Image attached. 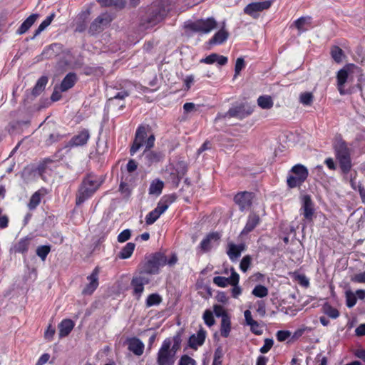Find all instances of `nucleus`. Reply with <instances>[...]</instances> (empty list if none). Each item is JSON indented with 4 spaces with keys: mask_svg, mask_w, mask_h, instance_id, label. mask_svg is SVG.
<instances>
[{
    "mask_svg": "<svg viewBox=\"0 0 365 365\" xmlns=\"http://www.w3.org/2000/svg\"><path fill=\"white\" fill-rule=\"evenodd\" d=\"M223 356L222 349L218 347L215 349L214 354V359L212 365H221L222 361L220 360Z\"/></svg>",
    "mask_w": 365,
    "mask_h": 365,
    "instance_id": "052dcab7",
    "label": "nucleus"
},
{
    "mask_svg": "<svg viewBox=\"0 0 365 365\" xmlns=\"http://www.w3.org/2000/svg\"><path fill=\"white\" fill-rule=\"evenodd\" d=\"M43 195V193H41V190H39L36 192H35L31 197L29 202L28 203V207L30 210H35L37 206L41 202V196Z\"/></svg>",
    "mask_w": 365,
    "mask_h": 365,
    "instance_id": "c9c22d12",
    "label": "nucleus"
},
{
    "mask_svg": "<svg viewBox=\"0 0 365 365\" xmlns=\"http://www.w3.org/2000/svg\"><path fill=\"white\" fill-rule=\"evenodd\" d=\"M333 148L342 173L347 174L351 170L352 166L351 152L347 143L340 135L336 136Z\"/></svg>",
    "mask_w": 365,
    "mask_h": 365,
    "instance_id": "7ed1b4c3",
    "label": "nucleus"
},
{
    "mask_svg": "<svg viewBox=\"0 0 365 365\" xmlns=\"http://www.w3.org/2000/svg\"><path fill=\"white\" fill-rule=\"evenodd\" d=\"M220 234L217 232L209 233L200 242V248L204 252H208L212 247V242H218Z\"/></svg>",
    "mask_w": 365,
    "mask_h": 365,
    "instance_id": "412c9836",
    "label": "nucleus"
},
{
    "mask_svg": "<svg viewBox=\"0 0 365 365\" xmlns=\"http://www.w3.org/2000/svg\"><path fill=\"white\" fill-rule=\"evenodd\" d=\"M77 81V76L73 72L68 73L62 80L61 83L60 85V91L61 92H65L68 89L73 87L76 82Z\"/></svg>",
    "mask_w": 365,
    "mask_h": 365,
    "instance_id": "b1692460",
    "label": "nucleus"
},
{
    "mask_svg": "<svg viewBox=\"0 0 365 365\" xmlns=\"http://www.w3.org/2000/svg\"><path fill=\"white\" fill-rule=\"evenodd\" d=\"M172 341L166 338L157 353L156 363L158 365H174L175 354L170 351Z\"/></svg>",
    "mask_w": 365,
    "mask_h": 365,
    "instance_id": "39448f33",
    "label": "nucleus"
},
{
    "mask_svg": "<svg viewBox=\"0 0 365 365\" xmlns=\"http://www.w3.org/2000/svg\"><path fill=\"white\" fill-rule=\"evenodd\" d=\"M51 251L50 245H41L36 249V255L44 261Z\"/></svg>",
    "mask_w": 365,
    "mask_h": 365,
    "instance_id": "de8ad7c7",
    "label": "nucleus"
},
{
    "mask_svg": "<svg viewBox=\"0 0 365 365\" xmlns=\"http://www.w3.org/2000/svg\"><path fill=\"white\" fill-rule=\"evenodd\" d=\"M54 17H55L54 13H52L51 15L47 16L46 19L41 23V24L38 26V29L35 31L34 36L31 37V39L35 38L43 30H45L51 24V23L52 22Z\"/></svg>",
    "mask_w": 365,
    "mask_h": 365,
    "instance_id": "f704fd0d",
    "label": "nucleus"
},
{
    "mask_svg": "<svg viewBox=\"0 0 365 365\" xmlns=\"http://www.w3.org/2000/svg\"><path fill=\"white\" fill-rule=\"evenodd\" d=\"M48 81V78L45 76L38 78L31 91V93L34 97L39 96L44 91Z\"/></svg>",
    "mask_w": 365,
    "mask_h": 365,
    "instance_id": "c756f323",
    "label": "nucleus"
},
{
    "mask_svg": "<svg viewBox=\"0 0 365 365\" xmlns=\"http://www.w3.org/2000/svg\"><path fill=\"white\" fill-rule=\"evenodd\" d=\"M356 68V66L354 64L350 63L346 65L344 68L338 71L336 75L337 88L341 95H344L346 93L344 89V84L347 81L349 73L352 72L353 69Z\"/></svg>",
    "mask_w": 365,
    "mask_h": 365,
    "instance_id": "f8f14e48",
    "label": "nucleus"
},
{
    "mask_svg": "<svg viewBox=\"0 0 365 365\" xmlns=\"http://www.w3.org/2000/svg\"><path fill=\"white\" fill-rule=\"evenodd\" d=\"M227 57L213 53L207 57L202 58L200 62L207 64H212L217 62L220 66H224L227 63Z\"/></svg>",
    "mask_w": 365,
    "mask_h": 365,
    "instance_id": "a878e982",
    "label": "nucleus"
},
{
    "mask_svg": "<svg viewBox=\"0 0 365 365\" xmlns=\"http://www.w3.org/2000/svg\"><path fill=\"white\" fill-rule=\"evenodd\" d=\"M252 264V257L249 255H245L242 259L240 264V268L243 272H246L248 269L250 268V265Z\"/></svg>",
    "mask_w": 365,
    "mask_h": 365,
    "instance_id": "3c124183",
    "label": "nucleus"
},
{
    "mask_svg": "<svg viewBox=\"0 0 365 365\" xmlns=\"http://www.w3.org/2000/svg\"><path fill=\"white\" fill-rule=\"evenodd\" d=\"M215 314L217 317H221L222 319H224L225 317H230L227 312L225 310L223 307L221 305H215L213 307Z\"/></svg>",
    "mask_w": 365,
    "mask_h": 365,
    "instance_id": "5fc2aeb1",
    "label": "nucleus"
},
{
    "mask_svg": "<svg viewBox=\"0 0 365 365\" xmlns=\"http://www.w3.org/2000/svg\"><path fill=\"white\" fill-rule=\"evenodd\" d=\"M270 6V1L252 2L245 7L244 12L249 16L257 18L259 16V12L268 9Z\"/></svg>",
    "mask_w": 365,
    "mask_h": 365,
    "instance_id": "4468645a",
    "label": "nucleus"
},
{
    "mask_svg": "<svg viewBox=\"0 0 365 365\" xmlns=\"http://www.w3.org/2000/svg\"><path fill=\"white\" fill-rule=\"evenodd\" d=\"M301 214L308 222L313 220L315 212L314 204L309 195H304L301 197Z\"/></svg>",
    "mask_w": 365,
    "mask_h": 365,
    "instance_id": "9d476101",
    "label": "nucleus"
},
{
    "mask_svg": "<svg viewBox=\"0 0 365 365\" xmlns=\"http://www.w3.org/2000/svg\"><path fill=\"white\" fill-rule=\"evenodd\" d=\"M330 54L334 61L338 63L342 61L344 56L343 50L338 46H331Z\"/></svg>",
    "mask_w": 365,
    "mask_h": 365,
    "instance_id": "a19ab883",
    "label": "nucleus"
},
{
    "mask_svg": "<svg viewBox=\"0 0 365 365\" xmlns=\"http://www.w3.org/2000/svg\"><path fill=\"white\" fill-rule=\"evenodd\" d=\"M150 279L140 271L139 274L133 277L131 286L133 288V295L139 299L144 290V286L149 284Z\"/></svg>",
    "mask_w": 365,
    "mask_h": 365,
    "instance_id": "9b49d317",
    "label": "nucleus"
},
{
    "mask_svg": "<svg viewBox=\"0 0 365 365\" xmlns=\"http://www.w3.org/2000/svg\"><path fill=\"white\" fill-rule=\"evenodd\" d=\"M356 303V297L351 291L346 292V304L349 308L353 307Z\"/></svg>",
    "mask_w": 365,
    "mask_h": 365,
    "instance_id": "603ef678",
    "label": "nucleus"
},
{
    "mask_svg": "<svg viewBox=\"0 0 365 365\" xmlns=\"http://www.w3.org/2000/svg\"><path fill=\"white\" fill-rule=\"evenodd\" d=\"M131 237V231L129 229L124 230L118 236L119 242H124L128 240Z\"/></svg>",
    "mask_w": 365,
    "mask_h": 365,
    "instance_id": "0e129e2a",
    "label": "nucleus"
},
{
    "mask_svg": "<svg viewBox=\"0 0 365 365\" xmlns=\"http://www.w3.org/2000/svg\"><path fill=\"white\" fill-rule=\"evenodd\" d=\"M162 302V297L157 293L150 294L146 299V307H150L158 305Z\"/></svg>",
    "mask_w": 365,
    "mask_h": 365,
    "instance_id": "37998d69",
    "label": "nucleus"
},
{
    "mask_svg": "<svg viewBox=\"0 0 365 365\" xmlns=\"http://www.w3.org/2000/svg\"><path fill=\"white\" fill-rule=\"evenodd\" d=\"M128 349L136 356H141L144 351V344L138 338L128 339Z\"/></svg>",
    "mask_w": 365,
    "mask_h": 365,
    "instance_id": "4be33fe9",
    "label": "nucleus"
},
{
    "mask_svg": "<svg viewBox=\"0 0 365 365\" xmlns=\"http://www.w3.org/2000/svg\"><path fill=\"white\" fill-rule=\"evenodd\" d=\"M90 138V133L88 129H83L78 134L73 135L68 141L66 147H78L85 145Z\"/></svg>",
    "mask_w": 365,
    "mask_h": 365,
    "instance_id": "a211bd4d",
    "label": "nucleus"
},
{
    "mask_svg": "<svg viewBox=\"0 0 365 365\" xmlns=\"http://www.w3.org/2000/svg\"><path fill=\"white\" fill-rule=\"evenodd\" d=\"M227 279L231 285H237L239 284L240 276L234 268H231V276L227 277Z\"/></svg>",
    "mask_w": 365,
    "mask_h": 365,
    "instance_id": "338daca9",
    "label": "nucleus"
},
{
    "mask_svg": "<svg viewBox=\"0 0 365 365\" xmlns=\"http://www.w3.org/2000/svg\"><path fill=\"white\" fill-rule=\"evenodd\" d=\"M252 294L256 297L263 298L268 295V289L262 284H257L252 289Z\"/></svg>",
    "mask_w": 365,
    "mask_h": 365,
    "instance_id": "79ce46f5",
    "label": "nucleus"
},
{
    "mask_svg": "<svg viewBox=\"0 0 365 365\" xmlns=\"http://www.w3.org/2000/svg\"><path fill=\"white\" fill-rule=\"evenodd\" d=\"M167 15L166 9L160 6H153L149 9L148 16L145 20V29L153 27L162 21Z\"/></svg>",
    "mask_w": 365,
    "mask_h": 365,
    "instance_id": "6e6552de",
    "label": "nucleus"
},
{
    "mask_svg": "<svg viewBox=\"0 0 365 365\" xmlns=\"http://www.w3.org/2000/svg\"><path fill=\"white\" fill-rule=\"evenodd\" d=\"M229 33L222 27L209 41L210 44H222L228 38Z\"/></svg>",
    "mask_w": 365,
    "mask_h": 365,
    "instance_id": "bb28decb",
    "label": "nucleus"
},
{
    "mask_svg": "<svg viewBox=\"0 0 365 365\" xmlns=\"http://www.w3.org/2000/svg\"><path fill=\"white\" fill-rule=\"evenodd\" d=\"M246 250V245L244 243L235 245L234 243L228 244L227 255L232 262L236 261L241 255V253Z\"/></svg>",
    "mask_w": 365,
    "mask_h": 365,
    "instance_id": "aec40b11",
    "label": "nucleus"
},
{
    "mask_svg": "<svg viewBox=\"0 0 365 365\" xmlns=\"http://www.w3.org/2000/svg\"><path fill=\"white\" fill-rule=\"evenodd\" d=\"M231 331L230 317H225L221 319L220 334L224 338H227Z\"/></svg>",
    "mask_w": 365,
    "mask_h": 365,
    "instance_id": "72a5a7b5",
    "label": "nucleus"
},
{
    "mask_svg": "<svg viewBox=\"0 0 365 365\" xmlns=\"http://www.w3.org/2000/svg\"><path fill=\"white\" fill-rule=\"evenodd\" d=\"M323 312L331 319H336L339 316V312L330 304L326 302L322 306Z\"/></svg>",
    "mask_w": 365,
    "mask_h": 365,
    "instance_id": "4c0bfd02",
    "label": "nucleus"
},
{
    "mask_svg": "<svg viewBox=\"0 0 365 365\" xmlns=\"http://www.w3.org/2000/svg\"><path fill=\"white\" fill-rule=\"evenodd\" d=\"M252 112L253 109L251 107L241 103L230 108L227 112V115L231 118H237L242 120L250 115Z\"/></svg>",
    "mask_w": 365,
    "mask_h": 365,
    "instance_id": "dca6fc26",
    "label": "nucleus"
},
{
    "mask_svg": "<svg viewBox=\"0 0 365 365\" xmlns=\"http://www.w3.org/2000/svg\"><path fill=\"white\" fill-rule=\"evenodd\" d=\"M172 343L173 344L170 346V351H172L173 353L176 354L178 349L180 348V344L182 342L181 339V333L178 332L173 337V339H171Z\"/></svg>",
    "mask_w": 365,
    "mask_h": 365,
    "instance_id": "a18cd8bd",
    "label": "nucleus"
},
{
    "mask_svg": "<svg viewBox=\"0 0 365 365\" xmlns=\"http://www.w3.org/2000/svg\"><path fill=\"white\" fill-rule=\"evenodd\" d=\"M98 274L99 268L96 267L92 272V273L87 277V280L89 282L88 284L82 290L83 295H91L98 287Z\"/></svg>",
    "mask_w": 365,
    "mask_h": 365,
    "instance_id": "f3484780",
    "label": "nucleus"
},
{
    "mask_svg": "<svg viewBox=\"0 0 365 365\" xmlns=\"http://www.w3.org/2000/svg\"><path fill=\"white\" fill-rule=\"evenodd\" d=\"M311 19V17H300L294 22V26L298 29L299 33L304 32L306 31V29H303V26L304 24L309 23V21Z\"/></svg>",
    "mask_w": 365,
    "mask_h": 365,
    "instance_id": "09e8293b",
    "label": "nucleus"
},
{
    "mask_svg": "<svg viewBox=\"0 0 365 365\" xmlns=\"http://www.w3.org/2000/svg\"><path fill=\"white\" fill-rule=\"evenodd\" d=\"M291 335V332L287 330H279L276 334L277 339L282 342L287 340Z\"/></svg>",
    "mask_w": 365,
    "mask_h": 365,
    "instance_id": "69168bd1",
    "label": "nucleus"
},
{
    "mask_svg": "<svg viewBox=\"0 0 365 365\" xmlns=\"http://www.w3.org/2000/svg\"><path fill=\"white\" fill-rule=\"evenodd\" d=\"M103 182V180L101 178L92 173L84 177L76 193V205L79 206L93 196Z\"/></svg>",
    "mask_w": 365,
    "mask_h": 365,
    "instance_id": "f03ea898",
    "label": "nucleus"
},
{
    "mask_svg": "<svg viewBox=\"0 0 365 365\" xmlns=\"http://www.w3.org/2000/svg\"><path fill=\"white\" fill-rule=\"evenodd\" d=\"M148 128L140 125L135 132V138L130 149V153L133 155L144 145L145 139L148 136Z\"/></svg>",
    "mask_w": 365,
    "mask_h": 365,
    "instance_id": "ddd939ff",
    "label": "nucleus"
},
{
    "mask_svg": "<svg viewBox=\"0 0 365 365\" xmlns=\"http://www.w3.org/2000/svg\"><path fill=\"white\" fill-rule=\"evenodd\" d=\"M187 171V167L185 163L180 162L178 163L176 168L177 175L182 178L183 176L186 174Z\"/></svg>",
    "mask_w": 365,
    "mask_h": 365,
    "instance_id": "e2e57ef3",
    "label": "nucleus"
},
{
    "mask_svg": "<svg viewBox=\"0 0 365 365\" xmlns=\"http://www.w3.org/2000/svg\"><path fill=\"white\" fill-rule=\"evenodd\" d=\"M260 219L256 213H250L248 216L247 223L241 232L242 235H247L252 232L259 223Z\"/></svg>",
    "mask_w": 365,
    "mask_h": 365,
    "instance_id": "5701e85b",
    "label": "nucleus"
},
{
    "mask_svg": "<svg viewBox=\"0 0 365 365\" xmlns=\"http://www.w3.org/2000/svg\"><path fill=\"white\" fill-rule=\"evenodd\" d=\"M112 21L110 14L105 13L98 16L90 25L88 33L91 35H95L101 32Z\"/></svg>",
    "mask_w": 365,
    "mask_h": 365,
    "instance_id": "1a4fd4ad",
    "label": "nucleus"
},
{
    "mask_svg": "<svg viewBox=\"0 0 365 365\" xmlns=\"http://www.w3.org/2000/svg\"><path fill=\"white\" fill-rule=\"evenodd\" d=\"M30 245V239L28 237H25L21 239L17 243H16L14 246V252L18 253H26L28 251L29 247Z\"/></svg>",
    "mask_w": 365,
    "mask_h": 365,
    "instance_id": "473e14b6",
    "label": "nucleus"
},
{
    "mask_svg": "<svg viewBox=\"0 0 365 365\" xmlns=\"http://www.w3.org/2000/svg\"><path fill=\"white\" fill-rule=\"evenodd\" d=\"M38 17L37 14H33L30 15L19 26L17 30L18 34H25L35 23L36 19Z\"/></svg>",
    "mask_w": 365,
    "mask_h": 365,
    "instance_id": "cd10ccee",
    "label": "nucleus"
},
{
    "mask_svg": "<svg viewBox=\"0 0 365 365\" xmlns=\"http://www.w3.org/2000/svg\"><path fill=\"white\" fill-rule=\"evenodd\" d=\"M130 91L128 88L123 89L120 91L117 92L113 97H111L108 99L110 102L113 101L114 100H123L125 98L128 97L130 95Z\"/></svg>",
    "mask_w": 365,
    "mask_h": 365,
    "instance_id": "864d4df0",
    "label": "nucleus"
},
{
    "mask_svg": "<svg viewBox=\"0 0 365 365\" xmlns=\"http://www.w3.org/2000/svg\"><path fill=\"white\" fill-rule=\"evenodd\" d=\"M207 332L203 328H200L196 334H192L188 339V346L194 350H197L201 346L205 341Z\"/></svg>",
    "mask_w": 365,
    "mask_h": 365,
    "instance_id": "6ab92c4d",
    "label": "nucleus"
},
{
    "mask_svg": "<svg viewBox=\"0 0 365 365\" xmlns=\"http://www.w3.org/2000/svg\"><path fill=\"white\" fill-rule=\"evenodd\" d=\"M178 365H197V364L195 359L185 354L180 357Z\"/></svg>",
    "mask_w": 365,
    "mask_h": 365,
    "instance_id": "13d9d810",
    "label": "nucleus"
},
{
    "mask_svg": "<svg viewBox=\"0 0 365 365\" xmlns=\"http://www.w3.org/2000/svg\"><path fill=\"white\" fill-rule=\"evenodd\" d=\"M135 247V245L133 242H128L125 245V246L121 250L120 253L118 254V257L120 259H128L129 258Z\"/></svg>",
    "mask_w": 365,
    "mask_h": 365,
    "instance_id": "e433bc0d",
    "label": "nucleus"
},
{
    "mask_svg": "<svg viewBox=\"0 0 365 365\" xmlns=\"http://www.w3.org/2000/svg\"><path fill=\"white\" fill-rule=\"evenodd\" d=\"M293 175H289L287 178V185L289 188L299 187L307 180L309 171L307 167L302 164L294 165L290 170Z\"/></svg>",
    "mask_w": 365,
    "mask_h": 365,
    "instance_id": "20e7f679",
    "label": "nucleus"
},
{
    "mask_svg": "<svg viewBox=\"0 0 365 365\" xmlns=\"http://www.w3.org/2000/svg\"><path fill=\"white\" fill-rule=\"evenodd\" d=\"M178 262V256L173 253L170 259L161 252H156L146 257L145 262L141 264L140 271L143 274H158L160 267L168 264L170 267L175 265Z\"/></svg>",
    "mask_w": 365,
    "mask_h": 365,
    "instance_id": "f257e3e1",
    "label": "nucleus"
},
{
    "mask_svg": "<svg viewBox=\"0 0 365 365\" xmlns=\"http://www.w3.org/2000/svg\"><path fill=\"white\" fill-rule=\"evenodd\" d=\"M314 96L310 92L302 93L299 96V101L304 106H311L313 103Z\"/></svg>",
    "mask_w": 365,
    "mask_h": 365,
    "instance_id": "49530a36",
    "label": "nucleus"
},
{
    "mask_svg": "<svg viewBox=\"0 0 365 365\" xmlns=\"http://www.w3.org/2000/svg\"><path fill=\"white\" fill-rule=\"evenodd\" d=\"M245 66V61L243 58L240 57L237 58L235 66V77H237L240 71L244 68Z\"/></svg>",
    "mask_w": 365,
    "mask_h": 365,
    "instance_id": "680f3d73",
    "label": "nucleus"
},
{
    "mask_svg": "<svg viewBox=\"0 0 365 365\" xmlns=\"http://www.w3.org/2000/svg\"><path fill=\"white\" fill-rule=\"evenodd\" d=\"M246 324L250 327H259V324L257 321L254 320L252 317L251 312L246 310L244 313Z\"/></svg>",
    "mask_w": 365,
    "mask_h": 365,
    "instance_id": "bf43d9fd",
    "label": "nucleus"
},
{
    "mask_svg": "<svg viewBox=\"0 0 365 365\" xmlns=\"http://www.w3.org/2000/svg\"><path fill=\"white\" fill-rule=\"evenodd\" d=\"M257 312L261 316L264 317L266 314V305L264 301H257Z\"/></svg>",
    "mask_w": 365,
    "mask_h": 365,
    "instance_id": "774afa93",
    "label": "nucleus"
},
{
    "mask_svg": "<svg viewBox=\"0 0 365 365\" xmlns=\"http://www.w3.org/2000/svg\"><path fill=\"white\" fill-rule=\"evenodd\" d=\"M128 176H127L125 179L123 177L122 178V180H121V182H120V186H119V191L121 193L125 194L127 196H129L131 193V185H129L128 183Z\"/></svg>",
    "mask_w": 365,
    "mask_h": 365,
    "instance_id": "c03bdc74",
    "label": "nucleus"
},
{
    "mask_svg": "<svg viewBox=\"0 0 365 365\" xmlns=\"http://www.w3.org/2000/svg\"><path fill=\"white\" fill-rule=\"evenodd\" d=\"M74 323L71 319H66L58 324V334L60 338L67 336L72 331Z\"/></svg>",
    "mask_w": 365,
    "mask_h": 365,
    "instance_id": "393cba45",
    "label": "nucleus"
},
{
    "mask_svg": "<svg viewBox=\"0 0 365 365\" xmlns=\"http://www.w3.org/2000/svg\"><path fill=\"white\" fill-rule=\"evenodd\" d=\"M97 1L103 7L113 6L115 9H123L126 4L125 0H97Z\"/></svg>",
    "mask_w": 365,
    "mask_h": 365,
    "instance_id": "2f4dec72",
    "label": "nucleus"
},
{
    "mask_svg": "<svg viewBox=\"0 0 365 365\" xmlns=\"http://www.w3.org/2000/svg\"><path fill=\"white\" fill-rule=\"evenodd\" d=\"M258 106L262 109H270L273 106V101L269 96H261L257 99Z\"/></svg>",
    "mask_w": 365,
    "mask_h": 365,
    "instance_id": "58836bf2",
    "label": "nucleus"
},
{
    "mask_svg": "<svg viewBox=\"0 0 365 365\" xmlns=\"http://www.w3.org/2000/svg\"><path fill=\"white\" fill-rule=\"evenodd\" d=\"M89 15V11L87 13H83L78 16V21L76 22V31L83 32L86 29V19Z\"/></svg>",
    "mask_w": 365,
    "mask_h": 365,
    "instance_id": "ea45409f",
    "label": "nucleus"
},
{
    "mask_svg": "<svg viewBox=\"0 0 365 365\" xmlns=\"http://www.w3.org/2000/svg\"><path fill=\"white\" fill-rule=\"evenodd\" d=\"M217 25V23L215 19L212 17H210L207 19H198L194 22H192L187 26V28L194 32L208 34L212 30L215 29Z\"/></svg>",
    "mask_w": 365,
    "mask_h": 365,
    "instance_id": "0eeeda50",
    "label": "nucleus"
},
{
    "mask_svg": "<svg viewBox=\"0 0 365 365\" xmlns=\"http://www.w3.org/2000/svg\"><path fill=\"white\" fill-rule=\"evenodd\" d=\"M175 200L173 196H164L158 203L157 207L150 212L145 217V222L150 225L153 224L160 216L164 213L169 205Z\"/></svg>",
    "mask_w": 365,
    "mask_h": 365,
    "instance_id": "423d86ee",
    "label": "nucleus"
},
{
    "mask_svg": "<svg viewBox=\"0 0 365 365\" xmlns=\"http://www.w3.org/2000/svg\"><path fill=\"white\" fill-rule=\"evenodd\" d=\"M253 193L247 191L238 192L234 197L235 202L241 211L249 209L252 203Z\"/></svg>",
    "mask_w": 365,
    "mask_h": 365,
    "instance_id": "2eb2a0df",
    "label": "nucleus"
},
{
    "mask_svg": "<svg viewBox=\"0 0 365 365\" xmlns=\"http://www.w3.org/2000/svg\"><path fill=\"white\" fill-rule=\"evenodd\" d=\"M213 282L220 287H225L230 284L227 277L217 276L213 278Z\"/></svg>",
    "mask_w": 365,
    "mask_h": 365,
    "instance_id": "4d7b16f0",
    "label": "nucleus"
},
{
    "mask_svg": "<svg viewBox=\"0 0 365 365\" xmlns=\"http://www.w3.org/2000/svg\"><path fill=\"white\" fill-rule=\"evenodd\" d=\"M164 183L159 179L153 180L149 187V194L159 196L162 193Z\"/></svg>",
    "mask_w": 365,
    "mask_h": 365,
    "instance_id": "7c9ffc66",
    "label": "nucleus"
},
{
    "mask_svg": "<svg viewBox=\"0 0 365 365\" xmlns=\"http://www.w3.org/2000/svg\"><path fill=\"white\" fill-rule=\"evenodd\" d=\"M274 340L272 338H266L264 345L260 348L259 351L262 354L267 353L273 346Z\"/></svg>",
    "mask_w": 365,
    "mask_h": 365,
    "instance_id": "6e6d98bb",
    "label": "nucleus"
},
{
    "mask_svg": "<svg viewBox=\"0 0 365 365\" xmlns=\"http://www.w3.org/2000/svg\"><path fill=\"white\" fill-rule=\"evenodd\" d=\"M203 320L208 327H212L215 324V320L212 312L210 309H206L203 314Z\"/></svg>",
    "mask_w": 365,
    "mask_h": 365,
    "instance_id": "8fccbe9b",
    "label": "nucleus"
},
{
    "mask_svg": "<svg viewBox=\"0 0 365 365\" xmlns=\"http://www.w3.org/2000/svg\"><path fill=\"white\" fill-rule=\"evenodd\" d=\"M143 155L145 156L149 165L154 163H158L163 158V154L160 152H154L150 150L145 149Z\"/></svg>",
    "mask_w": 365,
    "mask_h": 365,
    "instance_id": "c85d7f7f",
    "label": "nucleus"
}]
</instances>
